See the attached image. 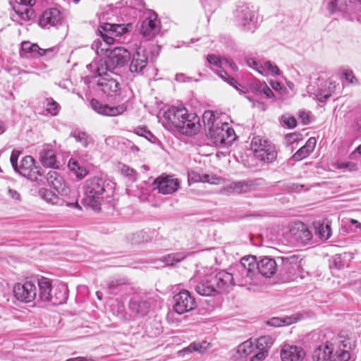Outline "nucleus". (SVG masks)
<instances>
[{
  "mask_svg": "<svg viewBox=\"0 0 361 361\" xmlns=\"http://www.w3.org/2000/svg\"><path fill=\"white\" fill-rule=\"evenodd\" d=\"M13 8L18 17L24 21H28L35 17V12L32 7L25 6L16 3Z\"/></svg>",
  "mask_w": 361,
  "mask_h": 361,
  "instance_id": "obj_37",
  "label": "nucleus"
},
{
  "mask_svg": "<svg viewBox=\"0 0 361 361\" xmlns=\"http://www.w3.org/2000/svg\"><path fill=\"white\" fill-rule=\"evenodd\" d=\"M152 302V300L151 299L134 297L129 302V308L133 312L144 316L149 312Z\"/></svg>",
  "mask_w": 361,
  "mask_h": 361,
  "instance_id": "obj_29",
  "label": "nucleus"
},
{
  "mask_svg": "<svg viewBox=\"0 0 361 361\" xmlns=\"http://www.w3.org/2000/svg\"><path fill=\"white\" fill-rule=\"evenodd\" d=\"M298 135H297L295 133H290V134H288L287 135H286V137H285V141H286V145H288L294 143L295 142H296L298 140Z\"/></svg>",
  "mask_w": 361,
  "mask_h": 361,
  "instance_id": "obj_59",
  "label": "nucleus"
},
{
  "mask_svg": "<svg viewBox=\"0 0 361 361\" xmlns=\"http://www.w3.org/2000/svg\"><path fill=\"white\" fill-rule=\"evenodd\" d=\"M130 54L128 49L118 47L111 50L106 60H102L108 66L109 71L118 67H123L130 59Z\"/></svg>",
  "mask_w": 361,
  "mask_h": 361,
  "instance_id": "obj_16",
  "label": "nucleus"
},
{
  "mask_svg": "<svg viewBox=\"0 0 361 361\" xmlns=\"http://www.w3.org/2000/svg\"><path fill=\"white\" fill-rule=\"evenodd\" d=\"M139 32L147 40L153 39L161 30V23L157 15L152 10H145L142 15Z\"/></svg>",
  "mask_w": 361,
  "mask_h": 361,
  "instance_id": "obj_11",
  "label": "nucleus"
},
{
  "mask_svg": "<svg viewBox=\"0 0 361 361\" xmlns=\"http://www.w3.org/2000/svg\"><path fill=\"white\" fill-rule=\"evenodd\" d=\"M180 182L178 178L172 175L162 174L153 182L154 188L163 195L173 194L180 188Z\"/></svg>",
  "mask_w": 361,
  "mask_h": 361,
  "instance_id": "obj_15",
  "label": "nucleus"
},
{
  "mask_svg": "<svg viewBox=\"0 0 361 361\" xmlns=\"http://www.w3.org/2000/svg\"><path fill=\"white\" fill-rule=\"evenodd\" d=\"M257 186L256 180H247L233 182L229 185V190L232 192L243 194L254 191Z\"/></svg>",
  "mask_w": 361,
  "mask_h": 361,
  "instance_id": "obj_31",
  "label": "nucleus"
},
{
  "mask_svg": "<svg viewBox=\"0 0 361 361\" xmlns=\"http://www.w3.org/2000/svg\"><path fill=\"white\" fill-rule=\"evenodd\" d=\"M35 0H16V2L25 6L32 7L35 4Z\"/></svg>",
  "mask_w": 361,
  "mask_h": 361,
  "instance_id": "obj_64",
  "label": "nucleus"
},
{
  "mask_svg": "<svg viewBox=\"0 0 361 361\" xmlns=\"http://www.w3.org/2000/svg\"><path fill=\"white\" fill-rule=\"evenodd\" d=\"M209 348V343L207 341L202 342H193L191 343L187 348H185L182 350L178 352L179 354L181 353H190L192 352H197L198 353H204L208 348Z\"/></svg>",
  "mask_w": 361,
  "mask_h": 361,
  "instance_id": "obj_40",
  "label": "nucleus"
},
{
  "mask_svg": "<svg viewBox=\"0 0 361 361\" xmlns=\"http://www.w3.org/2000/svg\"><path fill=\"white\" fill-rule=\"evenodd\" d=\"M87 68L92 73V77L97 78L95 82L97 92H102L107 97H111L120 95L119 76L113 71H109L107 65L102 59L93 61L87 66Z\"/></svg>",
  "mask_w": 361,
  "mask_h": 361,
  "instance_id": "obj_1",
  "label": "nucleus"
},
{
  "mask_svg": "<svg viewBox=\"0 0 361 361\" xmlns=\"http://www.w3.org/2000/svg\"><path fill=\"white\" fill-rule=\"evenodd\" d=\"M235 17L244 31L254 32L259 26L257 11L249 4L240 3L237 6Z\"/></svg>",
  "mask_w": 361,
  "mask_h": 361,
  "instance_id": "obj_6",
  "label": "nucleus"
},
{
  "mask_svg": "<svg viewBox=\"0 0 361 361\" xmlns=\"http://www.w3.org/2000/svg\"><path fill=\"white\" fill-rule=\"evenodd\" d=\"M279 261L278 276L283 281L295 280L302 271V259L293 255L277 257Z\"/></svg>",
  "mask_w": 361,
  "mask_h": 361,
  "instance_id": "obj_5",
  "label": "nucleus"
},
{
  "mask_svg": "<svg viewBox=\"0 0 361 361\" xmlns=\"http://www.w3.org/2000/svg\"><path fill=\"white\" fill-rule=\"evenodd\" d=\"M46 111L52 116H56L59 113L60 106L52 98H47L45 103Z\"/></svg>",
  "mask_w": 361,
  "mask_h": 361,
  "instance_id": "obj_49",
  "label": "nucleus"
},
{
  "mask_svg": "<svg viewBox=\"0 0 361 361\" xmlns=\"http://www.w3.org/2000/svg\"><path fill=\"white\" fill-rule=\"evenodd\" d=\"M294 234L295 235L296 239L300 240L302 243H307L312 237L311 232L304 227L300 230H298Z\"/></svg>",
  "mask_w": 361,
  "mask_h": 361,
  "instance_id": "obj_48",
  "label": "nucleus"
},
{
  "mask_svg": "<svg viewBox=\"0 0 361 361\" xmlns=\"http://www.w3.org/2000/svg\"><path fill=\"white\" fill-rule=\"evenodd\" d=\"M135 133L138 136L144 137L147 140L153 142V139H155L154 135L147 130L145 127H137L135 129Z\"/></svg>",
  "mask_w": 361,
  "mask_h": 361,
  "instance_id": "obj_52",
  "label": "nucleus"
},
{
  "mask_svg": "<svg viewBox=\"0 0 361 361\" xmlns=\"http://www.w3.org/2000/svg\"><path fill=\"white\" fill-rule=\"evenodd\" d=\"M203 121L205 127L208 129V132L210 129L219 126L223 122L216 116L214 111H207L203 114Z\"/></svg>",
  "mask_w": 361,
  "mask_h": 361,
  "instance_id": "obj_39",
  "label": "nucleus"
},
{
  "mask_svg": "<svg viewBox=\"0 0 361 361\" xmlns=\"http://www.w3.org/2000/svg\"><path fill=\"white\" fill-rule=\"evenodd\" d=\"M136 46L129 65L128 75L131 77L144 76L149 70V59L147 51L140 45Z\"/></svg>",
  "mask_w": 361,
  "mask_h": 361,
  "instance_id": "obj_10",
  "label": "nucleus"
},
{
  "mask_svg": "<svg viewBox=\"0 0 361 361\" xmlns=\"http://www.w3.org/2000/svg\"><path fill=\"white\" fill-rule=\"evenodd\" d=\"M39 298L42 301L49 302L51 299V283L50 279L41 277L37 279Z\"/></svg>",
  "mask_w": 361,
  "mask_h": 361,
  "instance_id": "obj_33",
  "label": "nucleus"
},
{
  "mask_svg": "<svg viewBox=\"0 0 361 361\" xmlns=\"http://www.w3.org/2000/svg\"><path fill=\"white\" fill-rule=\"evenodd\" d=\"M280 355L282 361H302L305 357V352L300 346L284 344L281 349Z\"/></svg>",
  "mask_w": 361,
  "mask_h": 361,
  "instance_id": "obj_23",
  "label": "nucleus"
},
{
  "mask_svg": "<svg viewBox=\"0 0 361 361\" xmlns=\"http://www.w3.org/2000/svg\"><path fill=\"white\" fill-rule=\"evenodd\" d=\"M173 310L179 314L194 310L196 301L194 297L187 290H182L173 296Z\"/></svg>",
  "mask_w": 361,
  "mask_h": 361,
  "instance_id": "obj_14",
  "label": "nucleus"
},
{
  "mask_svg": "<svg viewBox=\"0 0 361 361\" xmlns=\"http://www.w3.org/2000/svg\"><path fill=\"white\" fill-rule=\"evenodd\" d=\"M263 68L265 71V74H263L262 75L264 76L268 75L269 73L273 75H279L281 73V71L278 66L269 61L264 62Z\"/></svg>",
  "mask_w": 361,
  "mask_h": 361,
  "instance_id": "obj_50",
  "label": "nucleus"
},
{
  "mask_svg": "<svg viewBox=\"0 0 361 361\" xmlns=\"http://www.w3.org/2000/svg\"><path fill=\"white\" fill-rule=\"evenodd\" d=\"M255 343L258 351L251 357L250 361H262L267 356V350L271 346L273 340L269 336H264L255 340Z\"/></svg>",
  "mask_w": 361,
  "mask_h": 361,
  "instance_id": "obj_26",
  "label": "nucleus"
},
{
  "mask_svg": "<svg viewBox=\"0 0 361 361\" xmlns=\"http://www.w3.org/2000/svg\"><path fill=\"white\" fill-rule=\"evenodd\" d=\"M210 276L216 290V294L227 290L228 288L235 285L231 273L226 271H220L215 275L211 273Z\"/></svg>",
  "mask_w": 361,
  "mask_h": 361,
  "instance_id": "obj_21",
  "label": "nucleus"
},
{
  "mask_svg": "<svg viewBox=\"0 0 361 361\" xmlns=\"http://www.w3.org/2000/svg\"><path fill=\"white\" fill-rule=\"evenodd\" d=\"M208 137L217 147H225L231 145L236 139L234 130L228 123H224L218 127L210 129Z\"/></svg>",
  "mask_w": 361,
  "mask_h": 361,
  "instance_id": "obj_7",
  "label": "nucleus"
},
{
  "mask_svg": "<svg viewBox=\"0 0 361 361\" xmlns=\"http://www.w3.org/2000/svg\"><path fill=\"white\" fill-rule=\"evenodd\" d=\"M279 261L270 257H264L257 262L258 274L269 278L278 273Z\"/></svg>",
  "mask_w": 361,
  "mask_h": 361,
  "instance_id": "obj_22",
  "label": "nucleus"
},
{
  "mask_svg": "<svg viewBox=\"0 0 361 361\" xmlns=\"http://www.w3.org/2000/svg\"><path fill=\"white\" fill-rule=\"evenodd\" d=\"M128 240L132 244H140L147 241V236L146 232L143 231L132 233L128 237Z\"/></svg>",
  "mask_w": 361,
  "mask_h": 361,
  "instance_id": "obj_47",
  "label": "nucleus"
},
{
  "mask_svg": "<svg viewBox=\"0 0 361 361\" xmlns=\"http://www.w3.org/2000/svg\"><path fill=\"white\" fill-rule=\"evenodd\" d=\"M356 1L361 4V0H330L326 8L331 14H337L348 20H353L357 17Z\"/></svg>",
  "mask_w": 361,
  "mask_h": 361,
  "instance_id": "obj_9",
  "label": "nucleus"
},
{
  "mask_svg": "<svg viewBox=\"0 0 361 361\" xmlns=\"http://www.w3.org/2000/svg\"><path fill=\"white\" fill-rule=\"evenodd\" d=\"M13 293L18 300L27 303L36 298L37 286L32 281L18 283L13 287Z\"/></svg>",
  "mask_w": 361,
  "mask_h": 361,
  "instance_id": "obj_17",
  "label": "nucleus"
},
{
  "mask_svg": "<svg viewBox=\"0 0 361 361\" xmlns=\"http://www.w3.org/2000/svg\"><path fill=\"white\" fill-rule=\"evenodd\" d=\"M21 152L13 149L11 152L10 161L14 171L27 178L36 181L38 177L42 176L43 173L40 167L35 165V159L31 156H25L18 164V159Z\"/></svg>",
  "mask_w": 361,
  "mask_h": 361,
  "instance_id": "obj_4",
  "label": "nucleus"
},
{
  "mask_svg": "<svg viewBox=\"0 0 361 361\" xmlns=\"http://www.w3.org/2000/svg\"><path fill=\"white\" fill-rule=\"evenodd\" d=\"M200 118L195 114H189L187 111L184 120H182L178 131L186 135L197 134L200 129Z\"/></svg>",
  "mask_w": 361,
  "mask_h": 361,
  "instance_id": "obj_20",
  "label": "nucleus"
},
{
  "mask_svg": "<svg viewBox=\"0 0 361 361\" xmlns=\"http://www.w3.org/2000/svg\"><path fill=\"white\" fill-rule=\"evenodd\" d=\"M246 64L252 68V69L255 70L256 71H257L259 73H260L262 75L263 74H265V71L264 69L263 68V66H264V63H261L258 61H257L256 59H253V58H248L247 60H246Z\"/></svg>",
  "mask_w": 361,
  "mask_h": 361,
  "instance_id": "obj_51",
  "label": "nucleus"
},
{
  "mask_svg": "<svg viewBox=\"0 0 361 361\" xmlns=\"http://www.w3.org/2000/svg\"><path fill=\"white\" fill-rule=\"evenodd\" d=\"M283 123L288 128H293L296 126L297 121L295 117L290 115H283L281 117Z\"/></svg>",
  "mask_w": 361,
  "mask_h": 361,
  "instance_id": "obj_54",
  "label": "nucleus"
},
{
  "mask_svg": "<svg viewBox=\"0 0 361 361\" xmlns=\"http://www.w3.org/2000/svg\"><path fill=\"white\" fill-rule=\"evenodd\" d=\"M334 350V345L331 343L326 342L319 345L313 352V361L330 360L331 353Z\"/></svg>",
  "mask_w": 361,
  "mask_h": 361,
  "instance_id": "obj_32",
  "label": "nucleus"
},
{
  "mask_svg": "<svg viewBox=\"0 0 361 361\" xmlns=\"http://www.w3.org/2000/svg\"><path fill=\"white\" fill-rule=\"evenodd\" d=\"M336 166L337 169H347L350 171H355L357 169L356 164L350 161L338 162Z\"/></svg>",
  "mask_w": 361,
  "mask_h": 361,
  "instance_id": "obj_55",
  "label": "nucleus"
},
{
  "mask_svg": "<svg viewBox=\"0 0 361 361\" xmlns=\"http://www.w3.org/2000/svg\"><path fill=\"white\" fill-rule=\"evenodd\" d=\"M62 17L59 9L52 8L43 12L39 24L42 27L56 26L61 23Z\"/></svg>",
  "mask_w": 361,
  "mask_h": 361,
  "instance_id": "obj_27",
  "label": "nucleus"
},
{
  "mask_svg": "<svg viewBox=\"0 0 361 361\" xmlns=\"http://www.w3.org/2000/svg\"><path fill=\"white\" fill-rule=\"evenodd\" d=\"M80 165V163L73 159H71L68 164V166L70 169V170L74 173L76 172L77 168H78Z\"/></svg>",
  "mask_w": 361,
  "mask_h": 361,
  "instance_id": "obj_62",
  "label": "nucleus"
},
{
  "mask_svg": "<svg viewBox=\"0 0 361 361\" xmlns=\"http://www.w3.org/2000/svg\"><path fill=\"white\" fill-rule=\"evenodd\" d=\"M331 96V94L326 89L320 90L316 94L317 99L320 102H325Z\"/></svg>",
  "mask_w": 361,
  "mask_h": 361,
  "instance_id": "obj_56",
  "label": "nucleus"
},
{
  "mask_svg": "<svg viewBox=\"0 0 361 361\" xmlns=\"http://www.w3.org/2000/svg\"><path fill=\"white\" fill-rule=\"evenodd\" d=\"M343 75L347 81L350 83H354V80H355V77L351 70H345L343 71Z\"/></svg>",
  "mask_w": 361,
  "mask_h": 361,
  "instance_id": "obj_60",
  "label": "nucleus"
},
{
  "mask_svg": "<svg viewBox=\"0 0 361 361\" xmlns=\"http://www.w3.org/2000/svg\"><path fill=\"white\" fill-rule=\"evenodd\" d=\"M133 28L132 23L127 24H113V23H104L98 28L99 32H104L111 36L121 37L125 32L131 30Z\"/></svg>",
  "mask_w": 361,
  "mask_h": 361,
  "instance_id": "obj_28",
  "label": "nucleus"
},
{
  "mask_svg": "<svg viewBox=\"0 0 361 361\" xmlns=\"http://www.w3.org/2000/svg\"><path fill=\"white\" fill-rule=\"evenodd\" d=\"M207 61L211 64L216 67V72L219 77L227 82L230 85L233 86L240 93L245 92V87L239 84L235 79L228 76V73L224 70L223 59L219 58L214 54H209L207 57Z\"/></svg>",
  "mask_w": 361,
  "mask_h": 361,
  "instance_id": "obj_18",
  "label": "nucleus"
},
{
  "mask_svg": "<svg viewBox=\"0 0 361 361\" xmlns=\"http://www.w3.org/2000/svg\"><path fill=\"white\" fill-rule=\"evenodd\" d=\"M316 233L321 239L327 240L331 235L330 225L324 223L319 224L316 228Z\"/></svg>",
  "mask_w": 361,
  "mask_h": 361,
  "instance_id": "obj_46",
  "label": "nucleus"
},
{
  "mask_svg": "<svg viewBox=\"0 0 361 361\" xmlns=\"http://www.w3.org/2000/svg\"><path fill=\"white\" fill-rule=\"evenodd\" d=\"M252 88L258 94L263 93L267 98H274V94L272 90L265 82L258 81L252 85Z\"/></svg>",
  "mask_w": 361,
  "mask_h": 361,
  "instance_id": "obj_43",
  "label": "nucleus"
},
{
  "mask_svg": "<svg viewBox=\"0 0 361 361\" xmlns=\"http://www.w3.org/2000/svg\"><path fill=\"white\" fill-rule=\"evenodd\" d=\"M231 274L235 285L240 286L257 285L259 283V276L257 271L255 257H243L240 262L235 265Z\"/></svg>",
  "mask_w": 361,
  "mask_h": 361,
  "instance_id": "obj_3",
  "label": "nucleus"
},
{
  "mask_svg": "<svg viewBox=\"0 0 361 361\" xmlns=\"http://www.w3.org/2000/svg\"><path fill=\"white\" fill-rule=\"evenodd\" d=\"M21 47L23 51L32 54L33 57H39L40 47L37 44H31L29 42H23L21 44Z\"/></svg>",
  "mask_w": 361,
  "mask_h": 361,
  "instance_id": "obj_45",
  "label": "nucleus"
},
{
  "mask_svg": "<svg viewBox=\"0 0 361 361\" xmlns=\"http://www.w3.org/2000/svg\"><path fill=\"white\" fill-rule=\"evenodd\" d=\"M39 195L42 200L51 205L63 206L66 204L68 207L80 210L82 209L78 202V194L76 191H71V197H68L70 200H63L51 190L46 188L40 189Z\"/></svg>",
  "mask_w": 361,
  "mask_h": 361,
  "instance_id": "obj_13",
  "label": "nucleus"
},
{
  "mask_svg": "<svg viewBox=\"0 0 361 361\" xmlns=\"http://www.w3.org/2000/svg\"><path fill=\"white\" fill-rule=\"evenodd\" d=\"M316 146V139L310 137L307 140L305 145L300 147L293 156L292 159L295 161H299L310 155L313 152Z\"/></svg>",
  "mask_w": 361,
  "mask_h": 361,
  "instance_id": "obj_34",
  "label": "nucleus"
},
{
  "mask_svg": "<svg viewBox=\"0 0 361 361\" xmlns=\"http://www.w3.org/2000/svg\"><path fill=\"white\" fill-rule=\"evenodd\" d=\"M8 195L11 200L16 202H20L21 201L20 194L19 192L13 188H8Z\"/></svg>",
  "mask_w": 361,
  "mask_h": 361,
  "instance_id": "obj_58",
  "label": "nucleus"
},
{
  "mask_svg": "<svg viewBox=\"0 0 361 361\" xmlns=\"http://www.w3.org/2000/svg\"><path fill=\"white\" fill-rule=\"evenodd\" d=\"M251 149L257 158L264 162H273L277 157L275 146L260 136H255L251 141Z\"/></svg>",
  "mask_w": 361,
  "mask_h": 361,
  "instance_id": "obj_8",
  "label": "nucleus"
},
{
  "mask_svg": "<svg viewBox=\"0 0 361 361\" xmlns=\"http://www.w3.org/2000/svg\"><path fill=\"white\" fill-rule=\"evenodd\" d=\"M99 33L101 38L97 39L93 42L92 44V49L99 56H108L109 51L110 52L111 51L110 46L114 44L115 39L113 36H111L104 32Z\"/></svg>",
  "mask_w": 361,
  "mask_h": 361,
  "instance_id": "obj_24",
  "label": "nucleus"
},
{
  "mask_svg": "<svg viewBox=\"0 0 361 361\" xmlns=\"http://www.w3.org/2000/svg\"><path fill=\"white\" fill-rule=\"evenodd\" d=\"M83 188L84 204L95 211H99L105 200L111 197L114 192V187L111 181L99 176L86 180Z\"/></svg>",
  "mask_w": 361,
  "mask_h": 361,
  "instance_id": "obj_2",
  "label": "nucleus"
},
{
  "mask_svg": "<svg viewBox=\"0 0 361 361\" xmlns=\"http://www.w3.org/2000/svg\"><path fill=\"white\" fill-rule=\"evenodd\" d=\"M47 179L49 185L54 188L59 193L66 194L68 188L66 185L63 178L55 171H50L47 173Z\"/></svg>",
  "mask_w": 361,
  "mask_h": 361,
  "instance_id": "obj_30",
  "label": "nucleus"
},
{
  "mask_svg": "<svg viewBox=\"0 0 361 361\" xmlns=\"http://www.w3.org/2000/svg\"><path fill=\"white\" fill-rule=\"evenodd\" d=\"M90 106L97 113L107 116H116L123 114L126 110V106L123 104L117 106H110L100 103L95 99H92L90 101Z\"/></svg>",
  "mask_w": 361,
  "mask_h": 361,
  "instance_id": "obj_25",
  "label": "nucleus"
},
{
  "mask_svg": "<svg viewBox=\"0 0 361 361\" xmlns=\"http://www.w3.org/2000/svg\"><path fill=\"white\" fill-rule=\"evenodd\" d=\"M40 161L43 166L49 168H59L56 155L54 150L50 149H43L40 152Z\"/></svg>",
  "mask_w": 361,
  "mask_h": 361,
  "instance_id": "obj_35",
  "label": "nucleus"
},
{
  "mask_svg": "<svg viewBox=\"0 0 361 361\" xmlns=\"http://www.w3.org/2000/svg\"><path fill=\"white\" fill-rule=\"evenodd\" d=\"M127 4L129 8L135 9L139 12L145 8V3L143 0H128Z\"/></svg>",
  "mask_w": 361,
  "mask_h": 361,
  "instance_id": "obj_53",
  "label": "nucleus"
},
{
  "mask_svg": "<svg viewBox=\"0 0 361 361\" xmlns=\"http://www.w3.org/2000/svg\"><path fill=\"white\" fill-rule=\"evenodd\" d=\"M257 351L255 343L252 342L251 340H247L243 342L237 348V353L243 357H245L252 354L254 355L257 353Z\"/></svg>",
  "mask_w": 361,
  "mask_h": 361,
  "instance_id": "obj_38",
  "label": "nucleus"
},
{
  "mask_svg": "<svg viewBox=\"0 0 361 361\" xmlns=\"http://www.w3.org/2000/svg\"><path fill=\"white\" fill-rule=\"evenodd\" d=\"M187 109L184 107L171 106L164 113V123L166 128L178 130L182 120L186 116Z\"/></svg>",
  "mask_w": 361,
  "mask_h": 361,
  "instance_id": "obj_19",
  "label": "nucleus"
},
{
  "mask_svg": "<svg viewBox=\"0 0 361 361\" xmlns=\"http://www.w3.org/2000/svg\"><path fill=\"white\" fill-rule=\"evenodd\" d=\"M189 288H193L202 296H213L216 295V290L211 279L210 274L202 276L200 270L190 279Z\"/></svg>",
  "mask_w": 361,
  "mask_h": 361,
  "instance_id": "obj_12",
  "label": "nucleus"
},
{
  "mask_svg": "<svg viewBox=\"0 0 361 361\" xmlns=\"http://www.w3.org/2000/svg\"><path fill=\"white\" fill-rule=\"evenodd\" d=\"M121 171L126 176L132 177L134 180L135 179L136 172L129 166L123 165L121 168Z\"/></svg>",
  "mask_w": 361,
  "mask_h": 361,
  "instance_id": "obj_57",
  "label": "nucleus"
},
{
  "mask_svg": "<svg viewBox=\"0 0 361 361\" xmlns=\"http://www.w3.org/2000/svg\"><path fill=\"white\" fill-rule=\"evenodd\" d=\"M67 287L63 284H60L54 288V293L51 294L50 302L54 305H61L65 302L68 298Z\"/></svg>",
  "mask_w": 361,
  "mask_h": 361,
  "instance_id": "obj_36",
  "label": "nucleus"
},
{
  "mask_svg": "<svg viewBox=\"0 0 361 361\" xmlns=\"http://www.w3.org/2000/svg\"><path fill=\"white\" fill-rule=\"evenodd\" d=\"M75 173L77 177L82 178L87 174V171L85 167L80 165V166L77 168V171Z\"/></svg>",
  "mask_w": 361,
  "mask_h": 361,
  "instance_id": "obj_63",
  "label": "nucleus"
},
{
  "mask_svg": "<svg viewBox=\"0 0 361 361\" xmlns=\"http://www.w3.org/2000/svg\"><path fill=\"white\" fill-rule=\"evenodd\" d=\"M186 257V255L183 253L176 252L169 254L164 256L161 261L165 263L167 266H174L177 263L181 262Z\"/></svg>",
  "mask_w": 361,
  "mask_h": 361,
  "instance_id": "obj_42",
  "label": "nucleus"
},
{
  "mask_svg": "<svg viewBox=\"0 0 361 361\" xmlns=\"http://www.w3.org/2000/svg\"><path fill=\"white\" fill-rule=\"evenodd\" d=\"M78 142H80L84 147H88L91 144H93L92 137L87 133L75 130L71 133Z\"/></svg>",
  "mask_w": 361,
  "mask_h": 361,
  "instance_id": "obj_41",
  "label": "nucleus"
},
{
  "mask_svg": "<svg viewBox=\"0 0 361 361\" xmlns=\"http://www.w3.org/2000/svg\"><path fill=\"white\" fill-rule=\"evenodd\" d=\"M224 68L229 67L232 71H237L238 67L235 63L228 59H223Z\"/></svg>",
  "mask_w": 361,
  "mask_h": 361,
  "instance_id": "obj_61",
  "label": "nucleus"
},
{
  "mask_svg": "<svg viewBox=\"0 0 361 361\" xmlns=\"http://www.w3.org/2000/svg\"><path fill=\"white\" fill-rule=\"evenodd\" d=\"M350 357V353L347 350L338 349L331 353L329 361H348Z\"/></svg>",
  "mask_w": 361,
  "mask_h": 361,
  "instance_id": "obj_44",
  "label": "nucleus"
}]
</instances>
